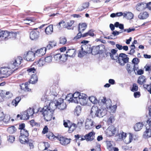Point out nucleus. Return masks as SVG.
Returning a JSON list of instances; mask_svg holds the SVG:
<instances>
[{
  "instance_id": "nucleus-47",
  "label": "nucleus",
  "mask_w": 151,
  "mask_h": 151,
  "mask_svg": "<svg viewBox=\"0 0 151 151\" xmlns=\"http://www.w3.org/2000/svg\"><path fill=\"white\" fill-rule=\"evenodd\" d=\"M89 99L91 102L93 104H96L98 102L97 99L93 96L89 97Z\"/></svg>"
},
{
  "instance_id": "nucleus-52",
  "label": "nucleus",
  "mask_w": 151,
  "mask_h": 151,
  "mask_svg": "<svg viewBox=\"0 0 151 151\" xmlns=\"http://www.w3.org/2000/svg\"><path fill=\"white\" fill-rule=\"evenodd\" d=\"M1 75H7L8 74L7 69L5 68H2L0 70Z\"/></svg>"
},
{
  "instance_id": "nucleus-42",
  "label": "nucleus",
  "mask_w": 151,
  "mask_h": 151,
  "mask_svg": "<svg viewBox=\"0 0 151 151\" xmlns=\"http://www.w3.org/2000/svg\"><path fill=\"white\" fill-rule=\"evenodd\" d=\"M7 131L10 134H13L15 132L16 129L14 126H12L9 127L7 129Z\"/></svg>"
},
{
  "instance_id": "nucleus-59",
  "label": "nucleus",
  "mask_w": 151,
  "mask_h": 151,
  "mask_svg": "<svg viewBox=\"0 0 151 151\" xmlns=\"http://www.w3.org/2000/svg\"><path fill=\"white\" fill-rule=\"evenodd\" d=\"M15 137L14 136L10 135L8 137V140L9 142L11 143H13L14 141Z\"/></svg>"
},
{
  "instance_id": "nucleus-18",
  "label": "nucleus",
  "mask_w": 151,
  "mask_h": 151,
  "mask_svg": "<svg viewBox=\"0 0 151 151\" xmlns=\"http://www.w3.org/2000/svg\"><path fill=\"white\" fill-rule=\"evenodd\" d=\"M75 54L76 51L74 49H70L67 50L65 55L67 57H73L75 56Z\"/></svg>"
},
{
  "instance_id": "nucleus-21",
  "label": "nucleus",
  "mask_w": 151,
  "mask_h": 151,
  "mask_svg": "<svg viewBox=\"0 0 151 151\" xmlns=\"http://www.w3.org/2000/svg\"><path fill=\"white\" fill-rule=\"evenodd\" d=\"M95 133L93 132H91L86 135L87 141H91L95 138Z\"/></svg>"
},
{
  "instance_id": "nucleus-49",
  "label": "nucleus",
  "mask_w": 151,
  "mask_h": 151,
  "mask_svg": "<svg viewBox=\"0 0 151 151\" xmlns=\"http://www.w3.org/2000/svg\"><path fill=\"white\" fill-rule=\"evenodd\" d=\"M26 143L29 145L30 149H32L34 148V142L32 140H28Z\"/></svg>"
},
{
  "instance_id": "nucleus-61",
  "label": "nucleus",
  "mask_w": 151,
  "mask_h": 151,
  "mask_svg": "<svg viewBox=\"0 0 151 151\" xmlns=\"http://www.w3.org/2000/svg\"><path fill=\"white\" fill-rule=\"evenodd\" d=\"M111 58L112 60H117L119 58V56L118 54H114V55H110Z\"/></svg>"
},
{
  "instance_id": "nucleus-32",
  "label": "nucleus",
  "mask_w": 151,
  "mask_h": 151,
  "mask_svg": "<svg viewBox=\"0 0 151 151\" xmlns=\"http://www.w3.org/2000/svg\"><path fill=\"white\" fill-rule=\"evenodd\" d=\"M87 24L86 23L79 24L78 26V30L80 32H83L86 28Z\"/></svg>"
},
{
  "instance_id": "nucleus-48",
  "label": "nucleus",
  "mask_w": 151,
  "mask_h": 151,
  "mask_svg": "<svg viewBox=\"0 0 151 151\" xmlns=\"http://www.w3.org/2000/svg\"><path fill=\"white\" fill-rule=\"evenodd\" d=\"M106 142L108 149L109 150H111L113 148V142L112 141H107Z\"/></svg>"
},
{
  "instance_id": "nucleus-28",
  "label": "nucleus",
  "mask_w": 151,
  "mask_h": 151,
  "mask_svg": "<svg viewBox=\"0 0 151 151\" xmlns=\"http://www.w3.org/2000/svg\"><path fill=\"white\" fill-rule=\"evenodd\" d=\"M45 32L47 35H50L53 32V26L50 24L47 27L45 30Z\"/></svg>"
},
{
  "instance_id": "nucleus-38",
  "label": "nucleus",
  "mask_w": 151,
  "mask_h": 151,
  "mask_svg": "<svg viewBox=\"0 0 151 151\" xmlns=\"http://www.w3.org/2000/svg\"><path fill=\"white\" fill-rule=\"evenodd\" d=\"M119 58L120 59V60L124 61V59L126 58L128 59V62L129 61V58L127 57V55L125 54L122 53L119 54Z\"/></svg>"
},
{
  "instance_id": "nucleus-2",
  "label": "nucleus",
  "mask_w": 151,
  "mask_h": 151,
  "mask_svg": "<svg viewBox=\"0 0 151 151\" xmlns=\"http://www.w3.org/2000/svg\"><path fill=\"white\" fill-rule=\"evenodd\" d=\"M42 111V114L45 119L47 121L51 120L52 117L53 110L49 108L47 105L43 108Z\"/></svg>"
},
{
  "instance_id": "nucleus-41",
  "label": "nucleus",
  "mask_w": 151,
  "mask_h": 151,
  "mask_svg": "<svg viewBox=\"0 0 151 151\" xmlns=\"http://www.w3.org/2000/svg\"><path fill=\"white\" fill-rule=\"evenodd\" d=\"M72 96V94H69L67 95L65 99L67 101L74 103V100Z\"/></svg>"
},
{
  "instance_id": "nucleus-55",
  "label": "nucleus",
  "mask_w": 151,
  "mask_h": 151,
  "mask_svg": "<svg viewBox=\"0 0 151 151\" xmlns=\"http://www.w3.org/2000/svg\"><path fill=\"white\" fill-rule=\"evenodd\" d=\"M86 54V52L84 50H82L81 48V49L80 50L78 53V56L81 58L84 56Z\"/></svg>"
},
{
  "instance_id": "nucleus-11",
  "label": "nucleus",
  "mask_w": 151,
  "mask_h": 151,
  "mask_svg": "<svg viewBox=\"0 0 151 151\" xmlns=\"http://www.w3.org/2000/svg\"><path fill=\"white\" fill-rule=\"evenodd\" d=\"M63 101L62 99H60L57 101V108L60 110H63L66 108L67 105Z\"/></svg>"
},
{
  "instance_id": "nucleus-1",
  "label": "nucleus",
  "mask_w": 151,
  "mask_h": 151,
  "mask_svg": "<svg viewBox=\"0 0 151 151\" xmlns=\"http://www.w3.org/2000/svg\"><path fill=\"white\" fill-rule=\"evenodd\" d=\"M98 103L101 106V108L99 109L96 106H93L91 109V114L92 115L94 114L96 116L100 118L103 117L106 114V108L111 105V101L109 99H107L105 97H102L99 99Z\"/></svg>"
},
{
  "instance_id": "nucleus-56",
  "label": "nucleus",
  "mask_w": 151,
  "mask_h": 151,
  "mask_svg": "<svg viewBox=\"0 0 151 151\" xmlns=\"http://www.w3.org/2000/svg\"><path fill=\"white\" fill-rule=\"evenodd\" d=\"M143 86L145 88H146L147 91L151 94V84L150 85L148 84H144Z\"/></svg>"
},
{
  "instance_id": "nucleus-23",
  "label": "nucleus",
  "mask_w": 151,
  "mask_h": 151,
  "mask_svg": "<svg viewBox=\"0 0 151 151\" xmlns=\"http://www.w3.org/2000/svg\"><path fill=\"white\" fill-rule=\"evenodd\" d=\"M49 103L48 106H47L49 108L52 109L53 111L56 108H57V101H56V102H53L52 101H48L47 102Z\"/></svg>"
},
{
  "instance_id": "nucleus-39",
  "label": "nucleus",
  "mask_w": 151,
  "mask_h": 151,
  "mask_svg": "<svg viewBox=\"0 0 151 151\" xmlns=\"http://www.w3.org/2000/svg\"><path fill=\"white\" fill-rule=\"evenodd\" d=\"M27 72L29 75H32V73H35L36 71V69L34 67H31L27 69Z\"/></svg>"
},
{
  "instance_id": "nucleus-4",
  "label": "nucleus",
  "mask_w": 151,
  "mask_h": 151,
  "mask_svg": "<svg viewBox=\"0 0 151 151\" xmlns=\"http://www.w3.org/2000/svg\"><path fill=\"white\" fill-rule=\"evenodd\" d=\"M63 125L65 127H68L69 128L68 131L69 133H71L73 132L76 128V125L74 124H71L70 121L67 120V122L63 121Z\"/></svg>"
},
{
  "instance_id": "nucleus-3",
  "label": "nucleus",
  "mask_w": 151,
  "mask_h": 151,
  "mask_svg": "<svg viewBox=\"0 0 151 151\" xmlns=\"http://www.w3.org/2000/svg\"><path fill=\"white\" fill-rule=\"evenodd\" d=\"M24 132L23 130L22 131L19 138V141L22 144L26 143L28 140V138L29 135L28 132Z\"/></svg>"
},
{
  "instance_id": "nucleus-7",
  "label": "nucleus",
  "mask_w": 151,
  "mask_h": 151,
  "mask_svg": "<svg viewBox=\"0 0 151 151\" xmlns=\"http://www.w3.org/2000/svg\"><path fill=\"white\" fill-rule=\"evenodd\" d=\"M24 59L27 61H32L34 60L35 56V52L29 51L24 54Z\"/></svg>"
},
{
  "instance_id": "nucleus-9",
  "label": "nucleus",
  "mask_w": 151,
  "mask_h": 151,
  "mask_svg": "<svg viewBox=\"0 0 151 151\" xmlns=\"http://www.w3.org/2000/svg\"><path fill=\"white\" fill-rule=\"evenodd\" d=\"M78 101V104L79 103L82 105L84 106L86 105L87 103L86 95L84 93H81Z\"/></svg>"
},
{
  "instance_id": "nucleus-57",
  "label": "nucleus",
  "mask_w": 151,
  "mask_h": 151,
  "mask_svg": "<svg viewBox=\"0 0 151 151\" xmlns=\"http://www.w3.org/2000/svg\"><path fill=\"white\" fill-rule=\"evenodd\" d=\"M109 130H110L111 131V132L113 133L114 134L116 133V128L113 126H109Z\"/></svg>"
},
{
  "instance_id": "nucleus-24",
  "label": "nucleus",
  "mask_w": 151,
  "mask_h": 151,
  "mask_svg": "<svg viewBox=\"0 0 151 151\" xmlns=\"http://www.w3.org/2000/svg\"><path fill=\"white\" fill-rule=\"evenodd\" d=\"M117 108V106L116 105L112 106L111 104L109 107H108L106 109L109 110L110 114L114 113L116 112Z\"/></svg>"
},
{
  "instance_id": "nucleus-33",
  "label": "nucleus",
  "mask_w": 151,
  "mask_h": 151,
  "mask_svg": "<svg viewBox=\"0 0 151 151\" xmlns=\"http://www.w3.org/2000/svg\"><path fill=\"white\" fill-rule=\"evenodd\" d=\"M81 108L80 106H78L76 107L74 111L75 115L79 116L81 114Z\"/></svg>"
},
{
  "instance_id": "nucleus-46",
  "label": "nucleus",
  "mask_w": 151,
  "mask_h": 151,
  "mask_svg": "<svg viewBox=\"0 0 151 151\" xmlns=\"http://www.w3.org/2000/svg\"><path fill=\"white\" fill-rule=\"evenodd\" d=\"M29 117L26 113V112L25 111L21 115L20 119L21 120H25L28 119Z\"/></svg>"
},
{
  "instance_id": "nucleus-27",
  "label": "nucleus",
  "mask_w": 151,
  "mask_h": 151,
  "mask_svg": "<svg viewBox=\"0 0 151 151\" xmlns=\"http://www.w3.org/2000/svg\"><path fill=\"white\" fill-rule=\"evenodd\" d=\"M146 81V79L144 76H141L138 78L137 83L139 85H142Z\"/></svg>"
},
{
  "instance_id": "nucleus-14",
  "label": "nucleus",
  "mask_w": 151,
  "mask_h": 151,
  "mask_svg": "<svg viewBox=\"0 0 151 151\" xmlns=\"http://www.w3.org/2000/svg\"><path fill=\"white\" fill-rule=\"evenodd\" d=\"M147 7L146 3L144 2L138 3L136 6V10L138 11H141L145 10Z\"/></svg>"
},
{
  "instance_id": "nucleus-45",
  "label": "nucleus",
  "mask_w": 151,
  "mask_h": 151,
  "mask_svg": "<svg viewBox=\"0 0 151 151\" xmlns=\"http://www.w3.org/2000/svg\"><path fill=\"white\" fill-rule=\"evenodd\" d=\"M26 112L29 117L32 116L34 113V109L30 108L28 109Z\"/></svg>"
},
{
  "instance_id": "nucleus-12",
  "label": "nucleus",
  "mask_w": 151,
  "mask_h": 151,
  "mask_svg": "<svg viewBox=\"0 0 151 151\" xmlns=\"http://www.w3.org/2000/svg\"><path fill=\"white\" fill-rule=\"evenodd\" d=\"M40 33L38 31L36 30L32 31L30 34V38L32 40H36L39 37Z\"/></svg>"
},
{
  "instance_id": "nucleus-26",
  "label": "nucleus",
  "mask_w": 151,
  "mask_h": 151,
  "mask_svg": "<svg viewBox=\"0 0 151 151\" xmlns=\"http://www.w3.org/2000/svg\"><path fill=\"white\" fill-rule=\"evenodd\" d=\"M81 93L78 92H76L73 94H72V97L74 100V103L78 104V98L80 97V96L81 95Z\"/></svg>"
},
{
  "instance_id": "nucleus-8",
  "label": "nucleus",
  "mask_w": 151,
  "mask_h": 151,
  "mask_svg": "<svg viewBox=\"0 0 151 151\" xmlns=\"http://www.w3.org/2000/svg\"><path fill=\"white\" fill-rule=\"evenodd\" d=\"M95 123L93 120L90 118H87L86 120L85 127L86 129H91L94 126Z\"/></svg>"
},
{
  "instance_id": "nucleus-35",
  "label": "nucleus",
  "mask_w": 151,
  "mask_h": 151,
  "mask_svg": "<svg viewBox=\"0 0 151 151\" xmlns=\"http://www.w3.org/2000/svg\"><path fill=\"white\" fill-rule=\"evenodd\" d=\"M35 19L33 18H28L26 19L23 20V22L27 24H29L32 22H35Z\"/></svg>"
},
{
  "instance_id": "nucleus-34",
  "label": "nucleus",
  "mask_w": 151,
  "mask_h": 151,
  "mask_svg": "<svg viewBox=\"0 0 151 151\" xmlns=\"http://www.w3.org/2000/svg\"><path fill=\"white\" fill-rule=\"evenodd\" d=\"M132 62L134 64L133 69L134 71H135V70H137V68L136 65L139 63V60L137 58H134L132 60Z\"/></svg>"
},
{
  "instance_id": "nucleus-22",
  "label": "nucleus",
  "mask_w": 151,
  "mask_h": 151,
  "mask_svg": "<svg viewBox=\"0 0 151 151\" xmlns=\"http://www.w3.org/2000/svg\"><path fill=\"white\" fill-rule=\"evenodd\" d=\"M7 35H6V36L5 38V40H6L8 39L12 38H15L17 36V34L14 32H9L7 31H6Z\"/></svg>"
},
{
  "instance_id": "nucleus-40",
  "label": "nucleus",
  "mask_w": 151,
  "mask_h": 151,
  "mask_svg": "<svg viewBox=\"0 0 151 151\" xmlns=\"http://www.w3.org/2000/svg\"><path fill=\"white\" fill-rule=\"evenodd\" d=\"M89 5V3L88 2H86L83 4L82 6H80L79 9L80 11H82L83 9L87 8Z\"/></svg>"
},
{
  "instance_id": "nucleus-25",
  "label": "nucleus",
  "mask_w": 151,
  "mask_h": 151,
  "mask_svg": "<svg viewBox=\"0 0 151 151\" xmlns=\"http://www.w3.org/2000/svg\"><path fill=\"white\" fill-rule=\"evenodd\" d=\"M28 84L27 82L25 84H22L20 85L21 89L25 91H29L31 89L28 87Z\"/></svg>"
},
{
  "instance_id": "nucleus-60",
  "label": "nucleus",
  "mask_w": 151,
  "mask_h": 151,
  "mask_svg": "<svg viewBox=\"0 0 151 151\" xmlns=\"http://www.w3.org/2000/svg\"><path fill=\"white\" fill-rule=\"evenodd\" d=\"M45 61L43 59H40L37 63V65L39 66H42L45 65Z\"/></svg>"
},
{
  "instance_id": "nucleus-5",
  "label": "nucleus",
  "mask_w": 151,
  "mask_h": 151,
  "mask_svg": "<svg viewBox=\"0 0 151 151\" xmlns=\"http://www.w3.org/2000/svg\"><path fill=\"white\" fill-rule=\"evenodd\" d=\"M54 60L56 61H60L61 63L65 62L67 59V57L65 54H58L54 56Z\"/></svg>"
},
{
  "instance_id": "nucleus-37",
  "label": "nucleus",
  "mask_w": 151,
  "mask_h": 151,
  "mask_svg": "<svg viewBox=\"0 0 151 151\" xmlns=\"http://www.w3.org/2000/svg\"><path fill=\"white\" fill-rule=\"evenodd\" d=\"M6 31H3L0 29V37L3 40H5V38L7 35Z\"/></svg>"
},
{
  "instance_id": "nucleus-31",
  "label": "nucleus",
  "mask_w": 151,
  "mask_h": 151,
  "mask_svg": "<svg viewBox=\"0 0 151 151\" xmlns=\"http://www.w3.org/2000/svg\"><path fill=\"white\" fill-rule=\"evenodd\" d=\"M143 126V124L142 122L137 123L134 126V129L135 131H139L142 129Z\"/></svg>"
},
{
  "instance_id": "nucleus-30",
  "label": "nucleus",
  "mask_w": 151,
  "mask_h": 151,
  "mask_svg": "<svg viewBox=\"0 0 151 151\" xmlns=\"http://www.w3.org/2000/svg\"><path fill=\"white\" fill-rule=\"evenodd\" d=\"M38 81V78L35 74H33L31 76L29 83L34 84L37 83Z\"/></svg>"
},
{
  "instance_id": "nucleus-36",
  "label": "nucleus",
  "mask_w": 151,
  "mask_h": 151,
  "mask_svg": "<svg viewBox=\"0 0 151 151\" xmlns=\"http://www.w3.org/2000/svg\"><path fill=\"white\" fill-rule=\"evenodd\" d=\"M149 115L150 117L148 118V119L147 121L146 126L147 127H148L149 126H150L151 127V108H149Z\"/></svg>"
},
{
  "instance_id": "nucleus-6",
  "label": "nucleus",
  "mask_w": 151,
  "mask_h": 151,
  "mask_svg": "<svg viewBox=\"0 0 151 151\" xmlns=\"http://www.w3.org/2000/svg\"><path fill=\"white\" fill-rule=\"evenodd\" d=\"M22 60V57H18L15 60L13 61V63L11 65V68L12 69H14V70L17 69V68L21 64V61Z\"/></svg>"
},
{
  "instance_id": "nucleus-44",
  "label": "nucleus",
  "mask_w": 151,
  "mask_h": 151,
  "mask_svg": "<svg viewBox=\"0 0 151 151\" xmlns=\"http://www.w3.org/2000/svg\"><path fill=\"white\" fill-rule=\"evenodd\" d=\"M116 62H118L121 65L123 66L125 63L128 62V59H125L124 61L122 60H120V59L119 58L118 60L116 61Z\"/></svg>"
},
{
  "instance_id": "nucleus-64",
  "label": "nucleus",
  "mask_w": 151,
  "mask_h": 151,
  "mask_svg": "<svg viewBox=\"0 0 151 151\" xmlns=\"http://www.w3.org/2000/svg\"><path fill=\"white\" fill-rule=\"evenodd\" d=\"M10 119V117L9 115H7L4 116V122L5 123H7L9 122Z\"/></svg>"
},
{
  "instance_id": "nucleus-15",
  "label": "nucleus",
  "mask_w": 151,
  "mask_h": 151,
  "mask_svg": "<svg viewBox=\"0 0 151 151\" xmlns=\"http://www.w3.org/2000/svg\"><path fill=\"white\" fill-rule=\"evenodd\" d=\"M127 135V133L124 132L122 131H121L118 133H117L116 136L117 139V140L121 141L123 140L124 139Z\"/></svg>"
},
{
  "instance_id": "nucleus-62",
  "label": "nucleus",
  "mask_w": 151,
  "mask_h": 151,
  "mask_svg": "<svg viewBox=\"0 0 151 151\" xmlns=\"http://www.w3.org/2000/svg\"><path fill=\"white\" fill-rule=\"evenodd\" d=\"M114 120V117L113 116H111L110 117H109V119L108 120L107 122L108 123L110 124L112 123Z\"/></svg>"
},
{
  "instance_id": "nucleus-19",
  "label": "nucleus",
  "mask_w": 151,
  "mask_h": 151,
  "mask_svg": "<svg viewBox=\"0 0 151 151\" xmlns=\"http://www.w3.org/2000/svg\"><path fill=\"white\" fill-rule=\"evenodd\" d=\"M149 16V14L148 12L144 11L141 12L139 14L138 17L140 19H144L147 18Z\"/></svg>"
},
{
  "instance_id": "nucleus-20",
  "label": "nucleus",
  "mask_w": 151,
  "mask_h": 151,
  "mask_svg": "<svg viewBox=\"0 0 151 151\" xmlns=\"http://www.w3.org/2000/svg\"><path fill=\"white\" fill-rule=\"evenodd\" d=\"M81 48L82 50H84L86 54L91 53V48L90 46L85 44L83 45H81Z\"/></svg>"
},
{
  "instance_id": "nucleus-51",
  "label": "nucleus",
  "mask_w": 151,
  "mask_h": 151,
  "mask_svg": "<svg viewBox=\"0 0 151 151\" xmlns=\"http://www.w3.org/2000/svg\"><path fill=\"white\" fill-rule=\"evenodd\" d=\"M52 56H49L46 57L45 59V63H49L52 61Z\"/></svg>"
},
{
  "instance_id": "nucleus-50",
  "label": "nucleus",
  "mask_w": 151,
  "mask_h": 151,
  "mask_svg": "<svg viewBox=\"0 0 151 151\" xmlns=\"http://www.w3.org/2000/svg\"><path fill=\"white\" fill-rule=\"evenodd\" d=\"M25 127V124L23 123L20 124L19 126V129H21V133L22 131L23 130L24 131V132H28V131L24 129Z\"/></svg>"
},
{
  "instance_id": "nucleus-53",
  "label": "nucleus",
  "mask_w": 151,
  "mask_h": 151,
  "mask_svg": "<svg viewBox=\"0 0 151 151\" xmlns=\"http://www.w3.org/2000/svg\"><path fill=\"white\" fill-rule=\"evenodd\" d=\"M114 26L116 27H119L121 29H123L124 28L123 24H119L118 22H116L114 24Z\"/></svg>"
},
{
  "instance_id": "nucleus-16",
  "label": "nucleus",
  "mask_w": 151,
  "mask_h": 151,
  "mask_svg": "<svg viewBox=\"0 0 151 151\" xmlns=\"http://www.w3.org/2000/svg\"><path fill=\"white\" fill-rule=\"evenodd\" d=\"M46 51V48L44 47L37 50L35 53V56L40 57L45 55Z\"/></svg>"
},
{
  "instance_id": "nucleus-10",
  "label": "nucleus",
  "mask_w": 151,
  "mask_h": 151,
  "mask_svg": "<svg viewBox=\"0 0 151 151\" xmlns=\"http://www.w3.org/2000/svg\"><path fill=\"white\" fill-rule=\"evenodd\" d=\"M57 138L60 141V143L63 145H66L69 144L70 142V139H68L63 137L58 136Z\"/></svg>"
},
{
  "instance_id": "nucleus-43",
  "label": "nucleus",
  "mask_w": 151,
  "mask_h": 151,
  "mask_svg": "<svg viewBox=\"0 0 151 151\" xmlns=\"http://www.w3.org/2000/svg\"><path fill=\"white\" fill-rule=\"evenodd\" d=\"M74 21L73 20H71L68 22H67L65 24V27L67 28L68 29H71L70 27L72 26L73 24L74 23Z\"/></svg>"
},
{
  "instance_id": "nucleus-63",
  "label": "nucleus",
  "mask_w": 151,
  "mask_h": 151,
  "mask_svg": "<svg viewBox=\"0 0 151 151\" xmlns=\"http://www.w3.org/2000/svg\"><path fill=\"white\" fill-rule=\"evenodd\" d=\"M134 16L133 14L131 12H127V18L128 19H132Z\"/></svg>"
},
{
  "instance_id": "nucleus-29",
  "label": "nucleus",
  "mask_w": 151,
  "mask_h": 151,
  "mask_svg": "<svg viewBox=\"0 0 151 151\" xmlns=\"http://www.w3.org/2000/svg\"><path fill=\"white\" fill-rule=\"evenodd\" d=\"M100 47L99 46H93L91 48V52L93 55H96L99 52Z\"/></svg>"
},
{
  "instance_id": "nucleus-58",
  "label": "nucleus",
  "mask_w": 151,
  "mask_h": 151,
  "mask_svg": "<svg viewBox=\"0 0 151 151\" xmlns=\"http://www.w3.org/2000/svg\"><path fill=\"white\" fill-rule=\"evenodd\" d=\"M138 89V87L136 83L133 84L131 90V91L133 92H134L137 91Z\"/></svg>"
},
{
  "instance_id": "nucleus-17",
  "label": "nucleus",
  "mask_w": 151,
  "mask_h": 151,
  "mask_svg": "<svg viewBox=\"0 0 151 151\" xmlns=\"http://www.w3.org/2000/svg\"><path fill=\"white\" fill-rule=\"evenodd\" d=\"M133 138V135L131 134H129L128 136L126 135L123 141L126 144H128L131 142Z\"/></svg>"
},
{
  "instance_id": "nucleus-54",
  "label": "nucleus",
  "mask_w": 151,
  "mask_h": 151,
  "mask_svg": "<svg viewBox=\"0 0 151 151\" xmlns=\"http://www.w3.org/2000/svg\"><path fill=\"white\" fill-rule=\"evenodd\" d=\"M67 42L66 38L64 37H61L60 39V43L63 45H64Z\"/></svg>"
},
{
  "instance_id": "nucleus-13",
  "label": "nucleus",
  "mask_w": 151,
  "mask_h": 151,
  "mask_svg": "<svg viewBox=\"0 0 151 151\" xmlns=\"http://www.w3.org/2000/svg\"><path fill=\"white\" fill-rule=\"evenodd\" d=\"M148 127H147L146 124V129L145 132H144L143 136V137L145 138H148L151 137V127L149 126Z\"/></svg>"
}]
</instances>
